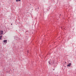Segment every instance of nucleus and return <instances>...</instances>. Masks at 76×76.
Listing matches in <instances>:
<instances>
[{"instance_id":"4","label":"nucleus","mask_w":76,"mask_h":76,"mask_svg":"<svg viewBox=\"0 0 76 76\" xmlns=\"http://www.w3.org/2000/svg\"><path fill=\"white\" fill-rule=\"evenodd\" d=\"M71 66V63H70L68 65H67V66L68 67H69V66Z\"/></svg>"},{"instance_id":"3","label":"nucleus","mask_w":76,"mask_h":76,"mask_svg":"<svg viewBox=\"0 0 76 76\" xmlns=\"http://www.w3.org/2000/svg\"><path fill=\"white\" fill-rule=\"evenodd\" d=\"M7 40H5L4 41V43H7Z\"/></svg>"},{"instance_id":"2","label":"nucleus","mask_w":76,"mask_h":76,"mask_svg":"<svg viewBox=\"0 0 76 76\" xmlns=\"http://www.w3.org/2000/svg\"><path fill=\"white\" fill-rule=\"evenodd\" d=\"M3 34V31H0V35H2Z\"/></svg>"},{"instance_id":"6","label":"nucleus","mask_w":76,"mask_h":76,"mask_svg":"<svg viewBox=\"0 0 76 76\" xmlns=\"http://www.w3.org/2000/svg\"><path fill=\"white\" fill-rule=\"evenodd\" d=\"M16 1H20V0H16Z\"/></svg>"},{"instance_id":"7","label":"nucleus","mask_w":76,"mask_h":76,"mask_svg":"<svg viewBox=\"0 0 76 76\" xmlns=\"http://www.w3.org/2000/svg\"><path fill=\"white\" fill-rule=\"evenodd\" d=\"M11 25H12V24H11Z\"/></svg>"},{"instance_id":"1","label":"nucleus","mask_w":76,"mask_h":76,"mask_svg":"<svg viewBox=\"0 0 76 76\" xmlns=\"http://www.w3.org/2000/svg\"><path fill=\"white\" fill-rule=\"evenodd\" d=\"M51 63H50V61L49 62V64H54V60H52V61H51Z\"/></svg>"},{"instance_id":"5","label":"nucleus","mask_w":76,"mask_h":76,"mask_svg":"<svg viewBox=\"0 0 76 76\" xmlns=\"http://www.w3.org/2000/svg\"><path fill=\"white\" fill-rule=\"evenodd\" d=\"M2 36H0V40H1V38H2Z\"/></svg>"},{"instance_id":"8","label":"nucleus","mask_w":76,"mask_h":76,"mask_svg":"<svg viewBox=\"0 0 76 76\" xmlns=\"http://www.w3.org/2000/svg\"><path fill=\"white\" fill-rule=\"evenodd\" d=\"M53 70H54V69H53Z\"/></svg>"}]
</instances>
